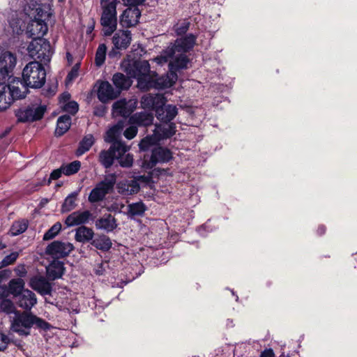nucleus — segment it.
I'll return each mask as SVG.
<instances>
[{"label": "nucleus", "mask_w": 357, "mask_h": 357, "mask_svg": "<svg viewBox=\"0 0 357 357\" xmlns=\"http://www.w3.org/2000/svg\"><path fill=\"white\" fill-rule=\"evenodd\" d=\"M113 84L116 86V90H119V93L123 89H128L130 86V82L128 77L122 73H117L113 75Z\"/></svg>", "instance_id": "32"}, {"label": "nucleus", "mask_w": 357, "mask_h": 357, "mask_svg": "<svg viewBox=\"0 0 357 357\" xmlns=\"http://www.w3.org/2000/svg\"><path fill=\"white\" fill-rule=\"evenodd\" d=\"M81 162L79 160H75L70 163L63 164L61 169L66 176H71L75 174L80 169Z\"/></svg>", "instance_id": "41"}, {"label": "nucleus", "mask_w": 357, "mask_h": 357, "mask_svg": "<svg viewBox=\"0 0 357 357\" xmlns=\"http://www.w3.org/2000/svg\"><path fill=\"white\" fill-rule=\"evenodd\" d=\"M10 271L9 270H3L0 271V284L2 280L5 278H7L10 276Z\"/></svg>", "instance_id": "58"}, {"label": "nucleus", "mask_w": 357, "mask_h": 357, "mask_svg": "<svg viewBox=\"0 0 357 357\" xmlns=\"http://www.w3.org/2000/svg\"><path fill=\"white\" fill-rule=\"evenodd\" d=\"M137 128L135 124H131L128 128H127L124 132L123 135L128 139H133L137 133Z\"/></svg>", "instance_id": "50"}, {"label": "nucleus", "mask_w": 357, "mask_h": 357, "mask_svg": "<svg viewBox=\"0 0 357 357\" xmlns=\"http://www.w3.org/2000/svg\"><path fill=\"white\" fill-rule=\"evenodd\" d=\"M107 263H105V264H100L99 265V266L96 268L95 270V273L96 275H101L104 273L105 272V268H104V266Z\"/></svg>", "instance_id": "60"}, {"label": "nucleus", "mask_w": 357, "mask_h": 357, "mask_svg": "<svg viewBox=\"0 0 357 357\" xmlns=\"http://www.w3.org/2000/svg\"><path fill=\"white\" fill-rule=\"evenodd\" d=\"M62 108L65 112L73 115L78 111L79 105L75 101H70L64 104Z\"/></svg>", "instance_id": "48"}, {"label": "nucleus", "mask_w": 357, "mask_h": 357, "mask_svg": "<svg viewBox=\"0 0 357 357\" xmlns=\"http://www.w3.org/2000/svg\"><path fill=\"white\" fill-rule=\"evenodd\" d=\"M9 26L13 34H20L22 31L23 21L17 17V12L12 15V17L8 20Z\"/></svg>", "instance_id": "39"}, {"label": "nucleus", "mask_w": 357, "mask_h": 357, "mask_svg": "<svg viewBox=\"0 0 357 357\" xmlns=\"http://www.w3.org/2000/svg\"><path fill=\"white\" fill-rule=\"evenodd\" d=\"M102 15L100 24L104 36H111L117 27L116 6L119 0H100Z\"/></svg>", "instance_id": "3"}, {"label": "nucleus", "mask_w": 357, "mask_h": 357, "mask_svg": "<svg viewBox=\"0 0 357 357\" xmlns=\"http://www.w3.org/2000/svg\"><path fill=\"white\" fill-rule=\"evenodd\" d=\"M70 95L68 93H63L61 95L59 98V102L61 104H66L68 102H70Z\"/></svg>", "instance_id": "56"}, {"label": "nucleus", "mask_w": 357, "mask_h": 357, "mask_svg": "<svg viewBox=\"0 0 357 357\" xmlns=\"http://www.w3.org/2000/svg\"><path fill=\"white\" fill-rule=\"evenodd\" d=\"M29 86L20 78H13L8 85L9 94L13 98V102L15 100L24 98L29 92Z\"/></svg>", "instance_id": "12"}, {"label": "nucleus", "mask_w": 357, "mask_h": 357, "mask_svg": "<svg viewBox=\"0 0 357 357\" xmlns=\"http://www.w3.org/2000/svg\"><path fill=\"white\" fill-rule=\"evenodd\" d=\"M325 231H326V227L324 225L319 226V227L317 229V233L319 235L324 234L325 233Z\"/></svg>", "instance_id": "64"}, {"label": "nucleus", "mask_w": 357, "mask_h": 357, "mask_svg": "<svg viewBox=\"0 0 357 357\" xmlns=\"http://www.w3.org/2000/svg\"><path fill=\"white\" fill-rule=\"evenodd\" d=\"M112 40L116 49L126 50L132 40L131 32L128 30H119L114 34Z\"/></svg>", "instance_id": "20"}, {"label": "nucleus", "mask_w": 357, "mask_h": 357, "mask_svg": "<svg viewBox=\"0 0 357 357\" xmlns=\"http://www.w3.org/2000/svg\"><path fill=\"white\" fill-rule=\"evenodd\" d=\"M260 357H274V352L272 349H266L264 351Z\"/></svg>", "instance_id": "59"}, {"label": "nucleus", "mask_w": 357, "mask_h": 357, "mask_svg": "<svg viewBox=\"0 0 357 357\" xmlns=\"http://www.w3.org/2000/svg\"><path fill=\"white\" fill-rule=\"evenodd\" d=\"M145 0H123L124 3L126 4L130 5V6H135L138 4H142L144 3Z\"/></svg>", "instance_id": "57"}, {"label": "nucleus", "mask_w": 357, "mask_h": 357, "mask_svg": "<svg viewBox=\"0 0 357 357\" xmlns=\"http://www.w3.org/2000/svg\"><path fill=\"white\" fill-rule=\"evenodd\" d=\"M61 224L60 222L55 223L50 229H49L43 236V240L48 241L54 238L61 231Z\"/></svg>", "instance_id": "44"}, {"label": "nucleus", "mask_w": 357, "mask_h": 357, "mask_svg": "<svg viewBox=\"0 0 357 357\" xmlns=\"http://www.w3.org/2000/svg\"><path fill=\"white\" fill-rule=\"evenodd\" d=\"M208 227L207 224H204L203 225L202 227H200L199 229H198V232L199 234L201 235V236H205V232L204 231L206 230V227Z\"/></svg>", "instance_id": "63"}, {"label": "nucleus", "mask_w": 357, "mask_h": 357, "mask_svg": "<svg viewBox=\"0 0 357 357\" xmlns=\"http://www.w3.org/2000/svg\"><path fill=\"white\" fill-rule=\"evenodd\" d=\"M45 109V106L31 105L18 109L15 115L20 122L34 121L43 118Z\"/></svg>", "instance_id": "8"}, {"label": "nucleus", "mask_w": 357, "mask_h": 357, "mask_svg": "<svg viewBox=\"0 0 357 357\" xmlns=\"http://www.w3.org/2000/svg\"><path fill=\"white\" fill-rule=\"evenodd\" d=\"M78 195L79 190L71 192L66 197L61 206L63 213L69 212L76 207Z\"/></svg>", "instance_id": "35"}, {"label": "nucleus", "mask_w": 357, "mask_h": 357, "mask_svg": "<svg viewBox=\"0 0 357 357\" xmlns=\"http://www.w3.org/2000/svg\"><path fill=\"white\" fill-rule=\"evenodd\" d=\"M32 327L43 331H48L51 325L45 320L31 312L24 311L15 313L11 321V330L21 335H28Z\"/></svg>", "instance_id": "2"}, {"label": "nucleus", "mask_w": 357, "mask_h": 357, "mask_svg": "<svg viewBox=\"0 0 357 357\" xmlns=\"http://www.w3.org/2000/svg\"><path fill=\"white\" fill-rule=\"evenodd\" d=\"M112 150L114 153L116 159L126 155V153L130 150V147L125 144L123 142H115L111 145Z\"/></svg>", "instance_id": "40"}, {"label": "nucleus", "mask_w": 357, "mask_h": 357, "mask_svg": "<svg viewBox=\"0 0 357 357\" xmlns=\"http://www.w3.org/2000/svg\"><path fill=\"white\" fill-rule=\"evenodd\" d=\"M17 64L16 54L9 51H3L0 54V74L3 77L12 74Z\"/></svg>", "instance_id": "9"}, {"label": "nucleus", "mask_w": 357, "mask_h": 357, "mask_svg": "<svg viewBox=\"0 0 357 357\" xmlns=\"http://www.w3.org/2000/svg\"><path fill=\"white\" fill-rule=\"evenodd\" d=\"M97 96L100 101L107 102L116 98L119 95V90H116L107 81H98Z\"/></svg>", "instance_id": "11"}, {"label": "nucleus", "mask_w": 357, "mask_h": 357, "mask_svg": "<svg viewBox=\"0 0 357 357\" xmlns=\"http://www.w3.org/2000/svg\"><path fill=\"white\" fill-rule=\"evenodd\" d=\"M29 221L26 219H21L15 221L9 230V234L12 236H16L23 234L28 228Z\"/></svg>", "instance_id": "34"}, {"label": "nucleus", "mask_w": 357, "mask_h": 357, "mask_svg": "<svg viewBox=\"0 0 357 357\" xmlns=\"http://www.w3.org/2000/svg\"><path fill=\"white\" fill-rule=\"evenodd\" d=\"M189 26V22L183 20L175 24L174 26V30L177 36H182L188 31Z\"/></svg>", "instance_id": "47"}, {"label": "nucleus", "mask_w": 357, "mask_h": 357, "mask_svg": "<svg viewBox=\"0 0 357 357\" xmlns=\"http://www.w3.org/2000/svg\"><path fill=\"white\" fill-rule=\"evenodd\" d=\"M13 103L10 96L8 84L0 83V111L6 109Z\"/></svg>", "instance_id": "28"}, {"label": "nucleus", "mask_w": 357, "mask_h": 357, "mask_svg": "<svg viewBox=\"0 0 357 357\" xmlns=\"http://www.w3.org/2000/svg\"><path fill=\"white\" fill-rule=\"evenodd\" d=\"M91 245L102 251H108L111 248L112 243L108 236L100 235L92 241Z\"/></svg>", "instance_id": "33"}, {"label": "nucleus", "mask_w": 357, "mask_h": 357, "mask_svg": "<svg viewBox=\"0 0 357 357\" xmlns=\"http://www.w3.org/2000/svg\"><path fill=\"white\" fill-rule=\"evenodd\" d=\"M10 342V339L4 333H0V351L6 350Z\"/></svg>", "instance_id": "52"}, {"label": "nucleus", "mask_w": 357, "mask_h": 357, "mask_svg": "<svg viewBox=\"0 0 357 357\" xmlns=\"http://www.w3.org/2000/svg\"><path fill=\"white\" fill-rule=\"evenodd\" d=\"M77 75V72L76 70L75 69H73L68 75L67 76V79L68 80H71L73 79L75 77H76Z\"/></svg>", "instance_id": "61"}, {"label": "nucleus", "mask_w": 357, "mask_h": 357, "mask_svg": "<svg viewBox=\"0 0 357 357\" xmlns=\"http://www.w3.org/2000/svg\"><path fill=\"white\" fill-rule=\"evenodd\" d=\"M70 125L71 117L69 115L61 116L57 120L55 134L58 136L63 135L69 130Z\"/></svg>", "instance_id": "31"}, {"label": "nucleus", "mask_w": 357, "mask_h": 357, "mask_svg": "<svg viewBox=\"0 0 357 357\" xmlns=\"http://www.w3.org/2000/svg\"><path fill=\"white\" fill-rule=\"evenodd\" d=\"M118 192L123 195H130L137 193L139 185L135 180H126L120 182L117 185Z\"/></svg>", "instance_id": "23"}, {"label": "nucleus", "mask_w": 357, "mask_h": 357, "mask_svg": "<svg viewBox=\"0 0 357 357\" xmlns=\"http://www.w3.org/2000/svg\"><path fill=\"white\" fill-rule=\"evenodd\" d=\"M153 73L150 70L149 63L146 60L135 61L132 70L129 72L130 77L137 79V86L142 90H148Z\"/></svg>", "instance_id": "6"}, {"label": "nucleus", "mask_w": 357, "mask_h": 357, "mask_svg": "<svg viewBox=\"0 0 357 357\" xmlns=\"http://www.w3.org/2000/svg\"><path fill=\"white\" fill-rule=\"evenodd\" d=\"M195 42L196 36L192 33L178 38L153 59L159 65L168 62L169 72L159 77L154 73L148 90L151 88L163 89L173 86L178 79L177 72L189 68L190 60L186 53L193 48Z\"/></svg>", "instance_id": "1"}, {"label": "nucleus", "mask_w": 357, "mask_h": 357, "mask_svg": "<svg viewBox=\"0 0 357 357\" xmlns=\"http://www.w3.org/2000/svg\"><path fill=\"white\" fill-rule=\"evenodd\" d=\"M94 137L92 135H86L79 142V147L76 151V155L80 156L88 151L94 144Z\"/></svg>", "instance_id": "38"}, {"label": "nucleus", "mask_w": 357, "mask_h": 357, "mask_svg": "<svg viewBox=\"0 0 357 357\" xmlns=\"http://www.w3.org/2000/svg\"><path fill=\"white\" fill-rule=\"evenodd\" d=\"M178 114V109L176 105H166L160 106L155 112L156 118L162 123H169Z\"/></svg>", "instance_id": "19"}, {"label": "nucleus", "mask_w": 357, "mask_h": 357, "mask_svg": "<svg viewBox=\"0 0 357 357\" xmlns=\"http://www.w3.org/2000/svg\"><path fill=\"white\" fill-rule=\"evenodd\" d=\"M9 292L15 297L20 295L24 289V282L21 278L12 279L8 287Z\"/></svg>", "instance_id": "37"}, {"label": "nucleus", "mask_w": 357, "mask_h": 357, "mask_svg": "<svg viewBox=\"0 0 357 357\" xmlns=\"http://www.w3.org/2000/svg\"><path fill=\"white\" fill-rule=\"evenodd\" d=\"M141 15V12L137 7L126 9L120 16V24L123 27L135 26Z\"/></svg>", "instance_id": "17"}, {"label": "nucleus", "mask_w": 357, "mask_h": 357, "mask_svg": "<svg viewBox=\"0 0 357 357\" xmlns=\"http://www.w3.org/2000/svg\"><path fill=\"white\" fill-rule=\"evenodd\" d=\"M29 286L43 296L50 295L52 288L51 284L43 275H35L30 279Z\"/></svg>", "instance_id": "15"}, {"label": "nucleus", "mask_w": 357, "mask_h": 357, "mask_svg": "<svg viewBox=\"0 0 357 357\" xmlns=\"http://www.w3.org/2000/svg\"><path fill=\"white\" fill-rule=\"evenodd\" d=\"M107 46L105 44H100L95 55V64L98 67H100L105 63L107 54Z\"/></svg>", "instance_id": "42"}, {"label": "nucleus", "mask_w": 357, "mask_h": 357, "mask_svg": "<svg viewBox=\"0 0 357 357\" xmlns=\"http://www.w3.org/2000/svg\"><path fill=\"white\" fill-rule=\"evenodd\" d=\"M114 158V153L111 147L108 150L101 151L99 154V162L105 168H109L113 165Z\"/></svg>", "instance_id": "36"}, {"label": "nucleus", "mask_w": 357, "mask_h": 357, "mask_svg": "<svg viewBox=\"0 0 357 357\" xmlns=\"http://www.w3.org/2000/svg\"><path fill=\"white\" fill-rule=\"evenodd\" d=\"M72 243L55 241L46 248V253L54 258H61L69 255L73 250Z\"/></svg>", "instance_id": "10"}, {"label": "nucleus", "mask_w": 357, "mask_h": 357, "mask_svg": "<svg viewBox=\"0 0 357 357\" xmlns=\"http://www.w3.org/2000/svg\"><path fill=\"white\" fill-rule=\"evenodd\" d=\"M112 110L114 115L123 117L128 116L132 112V109L128 108L126 99H121L115 102L113 105Z\"/></svg>", "instance_id": "29"}, {"label": "nucleus", "mask_w": 357, "mask_h": 357, "mask_svg": "<svg viewBox=\"0 0 357 357\" xmlns=\"http://www.w3.org/2000/svg\"><path fill=\"white\" fill-rule=\"evenodd\" d=\"M176 132V126L174 123H165L156 125L154 130L155 140L167 139L173 136Z\"/></svg>", "instance_id": "22"}, {"label": "nucleus", "mask_w": 357, "mask_h": 357, "mask_svg": "<svg viewBox=\"0 0 357 357\" xmlns=\"http://www.w3.org/2000/svg\"><path fill=\"white\" fill-rule=\"evenodd\" d=\"M93 231L85 226H81L76 229L75 240L80 243L88 242L93 239Z\"/></svg>", "instance_id": "30"}, {"label": "nucleus", "mask_w": 357, "mask_h": 357, "mask_svg": "<svg viewBox=\"0 0 357 357\" xmlns=\"http://www.w3.org/2000/svg\"><path fill=\"white\" fill-rule=\"evenodd\" d=\"M116 182L115 174L106 175L104 179L96 184L89 195V202L96 203L105 199V196L110 192Z\"/></svg>", "instance_id": "7"}, {"label": "nucleus", "mask_w": 357, "mask_h": 357, "mask_svg": "<svg viewBox=\"0 0 357 357\" xmlns=\"http://www.w3.org/2000/svg\"><path fill=\"white\" fill-rule=\"evenodd\" d=\"M17 303L18 306L25 310H31L37 303L36 294L29 289H24L17 296Z\"/></svg>", "instance_id": "21"}, {"label": "nucleus", "mask_w": 357, "mask_h": 357, "mask_svg": "<svg viewBox=\"0 0 357 357\" xmlns=\"http://www.w3.org/2000/svg\"><path fill=\"white\" fill-rule=\"evenodd\" d=\"M27 52L31 59L44 64L51 61L54 54L50 41L45 38L32 39L27 47Z\"/></svg>", "instance_id": "5"}, {"label": "nucleus", "mask_w": 357, "mask_h": 357, "mask_svg": "<svg viewBox=\"0 0 357 357\" xmlns=\"http://www.w3.org/2000/svg\"><path fill=\"white\" fill-rule=\"evenodd\" d=\"M62 174H63V170L61 169V166L59 168L54 169L52 172V173L50 174V179L56 180V179L59 178Z\"/></svg>", "instance_id": "53"}, {"label": "nucleus", "mask_w": 357, "mask_h": 357, "mask_svg": "<svg viewBox=\"0 0 357 357\" xmlns=\"http://www.w3.org/2000/svg\"><path fill=\"white\" fill-rule=\"evenodd\" d=\"M146 209L145 205L142 202L132 203L128 205V213L132 216L142 215Z\"/></svg>", "instance_id": "43"}, {"label": "nucleus", "mask_w": 357, "mask_h": 357, "mask_svg": "<svg viewBox=\"0 0 357 357\" xmlns=\"http://www.w3.org/2000/svg\"><path fill=\"white\" fill-rule=\"evenodd\" d=\"M119 165L123 167H130L133 163L132 155L127 153L118 159Z\"/></svg>", "instance_id": "49"}, {"label": "nucleus", "mask_w": 357, "mask_h": 357, "mask_svg": "<svg viewBox=\"0 0 357 357\" xmlns=\"http://www.w3.org/2000/svg\"><path fill=\"white\" fill-rule=\"evenodd\" d=\"M46 71L38 61L28 63L22 70V80L30 88L40 89L45 83Z\"/></svg>", "instance_id": "4"}, {"label": "nucleus", "mask_w": 357, "mask_h": 357, "mask_svg": "<svg viewBox=\"0 0 357 357\" xmlns=\"http://www.w3.org/2000/svg\"><path fill=\"white\" fill-rule=\"evenodd\" d=\"M64 266L63 263L54 260L47 267V275L51 280L60 278L63 275Z\"/></svg>", "instance_id": "27"}, {"label": "nucleus", "mask_w": 357, "mask_h": 357, "mask_svg": "<svg viewBox=\"0 0 357 357\" xmlns=\"http://www.w3.org/2000/svg\"><path fill=\"white\" fill-rule=\"evenodd\" d=\"M96 227L98 229L105 230L106 231H112L117 227L115 218L111 215H103L96 222Z\"/></svg>", "instance_id": "25"}, {"label": "nucleus", "mask_w": 357, "mask_h": 357, "mask_svg": "<svg viewBox=\"0 0 357 357\" xmlns=\"http://www.w3.org/2000/svg\"><path fill=\"white\" fill-rule=\"evenodd\" d=\"M153 121V116L151 113L147 112H138L132 115L129 122L130 124L137 126H148L152 124Z\"/></svg>", "instance_id": "24"}, {"label": "nucleus", "mask_w": 357, "mask_h": 357, "mask_svg": "<svg viewBox=\"0 0 357 357\" xmlns=\"http://www.w3.org/2000/svg\"><path fill=\"white\" fill-rule=\"evenodd\" d=\"M20 256L19 252H13L6 255L1 261H0V268L10 266L15 262Z\"/></svg>", "instance_id": "45"}, {"label": "nucleus", "mask_w": 357, "mask_h": 357, "mask_svg": "<svg viewBox=\"0 0 357 357\" xmlns=\"http://www.w3.org/2000/svg\"><path fill=\"white\" fill-rule=\"evenodd\" d=\"M15 272L20 277H24L26 275V270L23 264L18 265L15 268Z\"/></svg>", "instance_id": "54"}, {"label": "nucleus", "mask_w": 357, "mask_h": 357, "mask_svg": "<svg viewBox=\"0 0 357 357\" xmlns=\"http://www.w3.org/2000/svg\"><path fill=\"white\" fill-rule=\"evenodd\" d=\"M0 307L3 312L6 314L15 313V307L14 303L10 299H3L0 303Z\"/></svg>", "instance_id": "46"}, {"label": "nucleus", "mask_w": 357, "mask_h": 357, "mask_svg": "<svg viewBox=\"0 0 357 357\" xmlns=\"http://www.w3.org/2000/svg\"><path fill=\"white\" fill-rule=\"evenodd\" d=\"M172 158V153L169 149L161 146L156 147L152 151L147 167L153 168L157 163L167 162Z\"/></svg>", "instance_id": "13"}, {"label": "nucleus", "mask_w": 357, "mask_h": 357, "mask_svg": "<svg viewBox=\"0 0 357 357\" xmlns=\"http://www.w3.org/2000/svg\"><path fill=\"white\" fill-rule=\"evenodd\" d=\"M92 219V213L89 211H77L70 213L66 219L67 227H74L87 223Z\"/></svg>", "instance_id": "18"}, {"label": "nucleus", "mask_w": 357, "mask_h": 357, "mask_svg": "<svg viewBox=\"0 0 357 357\" xmlns=\"http://www.w3.org/2000/svg\"><path fill=\"white\" fill-rule=\"evenodd\" d=\"M9 293L8 289L6 286H0V300L6 299Z\"/></svg>", "instance_id": "55"}, {"label": "nucleus", "mask_w": 357, "mask_h": 357, "mask_svg": "<svg viewBox=\"0 0 357 357\" xmlns=\"http://www.w3.org/2000/svg\"><path fill=\"white\" fill-rule=\"evenodd\" d=\"M118 50H119L116 49L115 47L114 46V47L112 49V50L109 52V56L110 58L116 56L119 54Z\"/></svg>", "instance_id": "62"}, {"label": "nucleus", "mask_w": 357, "mask_h": 357, "mask_svg": "<svg viewBox=\"0 0 357 357\" xmlns=\"http://www.w3.org/2000/svg\"><path fill=\"white\" fill-rule=\"evenodd\" d=\"M48 28L45 21L35 19L31 20L26 28V33L29 37L35 38H43V36L47 32Z\"/></svg>", "instance_id": "14"}, {"label": "nucleus", "mask_w": 357, "mask_h": 357, "mask_svg": "<svg viewBox=\"0 0 357 357\" xmlns=\"http://www.w3.org/2000/svg\"><path fill=\"white\" fill-rule=\"evenodd\" d=\"M166 98L161 94H146L141 99V105L144 109L154 110L155 112L160 106H164Z\"/></svg>", "instance_id": "16"}, {"label": "nucleus", "mask_w": 357, "mask_h": 357, "mask_svg": "<svg viewBox=\"0 0 357 357\" xmlns=\"http://www.w3.org/2000/svg\"><path fill=\"white\" fill-rule=\"evenodd\" d=\"M153 143H154V139H153V137L147 136L141 140L140 143L139 144V146L140 150L146 151L149 148L151 144H152Z\"/></svg>", "instance_id": "51"}, {"label": "nucleus", "mask_w": 357, "mask_h": 357, "mask_svg": "<svg viewBox=\"0 0 357 357\" xmlns=\"http://www.w3.org/2000/svg\"><path fill=\"white\" fill-rule=\"evenodd\" d=\"M124 128V122L119 121L116 125L110 128L106 132L105 141L109 143L119 142L117 139L121 137Z\"/></svg>", "instance_id": "26"}]
</instances>
